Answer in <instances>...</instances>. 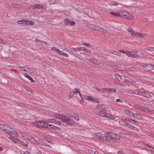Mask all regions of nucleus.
<instances>
[{
  "label": "nucleus",
  "mask_w": 154,
  "mask_h": 154,
  "mask_svg": "<svg viewBox=\"0 0 154 154\" xmlns=\"http://www.w3.org/2000/svg\"><path fill=\"white\" fill-rule=\"evenodd\" d=\"M34 125L40 128L52 129L55 130H57L59 128L58 127L54 126V125H48V123L42 121L36 122Z\"/></svg>",
  "instance_id": "1"
},
{
  "label": "nucleus",
  "mask_w": 154,
  "mask_h": 154,
  "mask_svg": "<svg viewBox=\"0 0 154 154\" xmlns=\"http://www.w3.org/2000/svg\"><path fill=\"white\" fill-rule=\"evenodd\" d=\"M0 129L3 131L7 133L8 135H11L13 137H14L16 135V134H15V133L12 132V131H14V129L6 124H0Z\"/></svg>",
  "instance_id": "2"
},
{
  "label": "nucleus",
  "mask_w": 154,
  "mask_h": 154,
  "mask_svg": "<svg viewBox=\"0 0 154 154\" xmlns=\"http://www.w3.org/2000/svg\"><path fill=\"white\" fill-rule=\"evenodd\" d=\"M106 136V140L113 143L116 142V140H119L120 138L119 135L112 132L107 133Z\"/></svg>",
  "instance_id": "3"
},
{
  "label": "nucleus",
  "mask_w": 154,
  "mask_h": 154,
  "mask_svg": "<svg viewBox=\"0 0 154 154\" xmlns=\"http://www.w3.org/2000/svg\"><path fill=\"white\" fill-rule=\"evenodd\" d=\"M88 26L89 28L91 29L92 30H94L98 32H100L103 33H106L107 32L106 29H103L101 27L97 26H96L94 24H88Z\"/></svg>",
  "instance_id": "4"
},
{
  "label": "nucleus",
  "mask_w": 154,
  "mask_h": 154,
  "mask_svg": "<svg viewBox=\"0 0 154 154\" xmlns=\"http://www.w3.org/2000/svg\"><path fill=\"white\" fill-rule=\"evenodd\" d=\"M62 122H63H63H66L68 125L71 126L73 125L74 123L72 119H70L66 116H64V118H63V120Z\"/></svg>",
  "instance_id": "5"
},
{
  "label": "nucleus",
  "mask_w": 154,
  "mask_h": 154,
  "mask_svg": "<svg viewBox=\"0 0 154 154\" xmlns=\"http://www.w3.org/2000/svg\"><path fill=\"white\" fill-rule=\"evenodd\" d=\"M119 17L130 20L131 19L132 15L129 14L127 11H124L121 13H119Z\"/></svg>",
  "instance_id": "6"
},
{
  "label": "nucleus",
  "mask_w": 154,
  "mask_h": 154,
  "mask_svg": "<svg viewBox=\"0 0 154 154\" xmlns=\"http://www.w3.org/2000/svg\"><path fill=\"white\" fill-rule=\"evenodd\" d=\"M49 122L51 123H53L56 126H57V125H64V124H63V122H62V121H59L57 120L56 119H50L49 120ZM55 126V125H54Z\"/></svg>",
  "instance_id": "7"
},
{
  "label": "nucleus",
  "mask_w": 154,
  "mask_h": 154,
  "mask_svg": "<svg viewBox=\"0 0 154 154\" xmlns=\"http://www.w3.org/2000/svg\"><path fill=\"white\" fill-rule=\"evenodd\" d=\"M12 132H14V133L15 132V133L16 134V135L14 137H13L11 135H8V136H7V137L10 139L13 142L16 143V141L14 140V139L17 138L18 137V134L15 131H14H14H12Z\"/></svg>",
  "instance_id": "8"
},
{
  "label": "nucleus",
  "mask_w": 154,
  "mask_h": 154,
  "mask_svg": "<svg viewBox=\"0 0 154 154\" xmlns=\"http://www.w3.org/2000/svg\"><path fill=\"white\" fill-rule=\"evenodd\" d=\"M96 137L101 141L106 140V136L101 133H98L96 134Z\"/></svg>",
  "instance_id": "9"
},
{
  "label": "nucleus",
  "mask_w": 154,
  "mask_h": 154,
  "mask_svg": "<svg viewBox=\"0 0 154 154\" xmlns=\"http://www.w3.org/2000/svg\"><path fill=\"white\" fill-rule=\"evenodd\" d=\"M30 140H31V141L34 143H38V144L45 145V144H44V143L42 142L40 140H36L35 139L32 137H30Z\"/></svg>",
  "instance_id": "10"
},
{
  "label": "nucleus",
  "mask_w": 154,
  "mask_h": 154,
  "mask_svg": "<svg viewBox=\"0 0 154 154\" xmlns=\"http://www.w3.org/2000/svg\"><path fill=\"white\" fill-rule=\"evenodd\" d=\"M100 116L102 117H106L109 118L110 115L106 112L103 110H100L99 113Z\"/></svg>",
  "instance_id": "11"
},
{
  "label": "nucleus",
  "mask_w": 154,
  "mask_h": 154,
  "mask_svg": "<svg viewBox=\"0 0 154 154\" xmlns=\"http://www.w3.org/2000/svg\"><path fill=\"white\" fill-rule=\"evenodd\" d=\"M65 24L66 25L73 26L75 24V23L74 21H71L69 19H67L65 22Z\"/></svg>",
  "instance_id": "12"
},
{
  "label": "nucleus",
  "mask_w": 154,
  "mask_h": 154,
  "mask_svg": "<svg viewBox=\"0 0 154 154\" xmlns=\"http://www.w3.org/2000/svg\"><path fill=\"white\" fill-rule=\"evenodd\" d=\"M152 66V64H151L144 63L143 64V66L145 67V69L148 71L151 70Z\"/></svg>",
  "instance_id": "13"
},
{
  "label": "nucleus",
  "mask_w": 154,
  "mask_h": 154,
  "mask_svg": "<svg viewBox=\"0 0 154 154\" xmlns=\"http://www.w3.org/2000/svg\"><path fill=\"white\" fill-rule=\"evenodd\" d=\"M119 5H121V4L116 2L112 1H110L108 3V5L109 6H112V5L118 6Z\"/></svg>",
  "instance_id": "14"
},
{
  "label": "nucleus",
  "mask_w": 154,
  "mask_h": 154,
  "mask_svg": "<svg viewBox=\"0 0 154 154\" xmlns=\"http://www.w3.org/2000/svg\"><path fill=\"white\" fill-rule=\"evenodd\" d=\"M86 99H88L90 101H92L93 102H94L96 103H99L98 100L97 99L93 98L91 96H88L87 98H86Z\"/></svg>",
  "instance_id": "15"
},
{
  "label": "nucleus",
  "mask_w": 154,
  "mask_h": 154,
  "mask_svg": "<svg viewBox=\"0 0 154 154\" xmlns=\"http://www.w3.org/2000/svg\"><path fill=\"white\" fill-rule=\"evenodd\" d=\"M119 123L120 125L125 127L128 122H126L125 120L121 119L119 122Z\"/></svg>",
  "instance_id": "16"
},
{
  "label": "nucleus",
  "mask_w": 154,
  "mask_h": 154,
  "mask_svg": "<svg viewBox=\"0 0 154 154\" xmlns=\"http://www.w3.org/2000/svg\"><path fill=\"white\" fill-rule=\"evenodd\" d=\"M115 76L116 77V79L119 81H120L122 80L123 81H124L122 78L123 77V76L120 75L118 74H114Z\"/></svg>",
  "instance_id": "17"
},
{
  "label": "nucleus",
  "mask_w": 154,
  "mask_h": 154,
  "mask_svg": "<svg viewBox=\"0 0 154 154\" xmlns=\"http://www.w3.org/2000/svg\"><path fill=\"white\" fill-rule=\"evenodd\" d=\"M65 116V115H63L62 114L58 113L55 115V116L56 118L60 119L62 121L63 118H64V116Z\"/></svg>",
  "instance_id": "18"
},
{
  "label": "nucleus",
  "mask_w": 154,
  "mask_h": 154,
  "mask_svg": "<svg viewBox=\"0 0 154 154\" xmlns=\"http://www.w3.org/2000/svg\"><path fill=\"white\" fill-rule=\"evenodd\" d=\"M28 20H22L20 21H19L17 22L19 24H28Z\"/></svg>",
  "instance_id": "19"
},
{
  "label": "nucleus",
  "mask_w": 154,
  "mask_h": 154,
  "mask_svg": "<svg viewBox=\"0 0 154 154\" xmlns=\"http://www.w3.org/2000/svg\"><path fill=\"white\" fill-rule=\"evenodd\" d=\"M75 91H72L70 93L69 95V97H70L71 96V97H72L74 94H76L77 93H78V91H79V90L78 88H75Z\"/></svg>",
  "instance_id": "20"
},
{
  "label": "nucleus",
  "mask_w": 154,
  "mask_h": 154,
  "mask_svg": "<svg viewBox=\"0 0 154 154\" xmlns=\"http://www.w3.org/2000/svg\"><path fill=\"white\" fill-rule=\"evenodd\" d=\"M143 97L149 99H150L152 97V96L151 95L149 94L148 92H144Z\"/></svg>",
  "instance_id": "21"
},
{
  "label": "nucleus",
  "mask_w": 154,
  "mask_h": 154,
  "mask_svg": "<svg viewBox=\"0 0 154 154\" xmlns=\"http://www.w3.org/2000/svg\"><path fill=\"white\" fill-rule=\"evenodd\" d=\"M24 76L26 77L27 78H28L29 80L31 81V82L33 83H34L35 82V81L33 80L32 78L28 74H25L24 75Z\"/></svg>",
  "instance_id": "22"
},
{
  "label": "nucleus",
  "mask_w": 154,
  "mask_h": 154,
  "mask_svg": "<svg viewBox=\"0 0 154 154\" xmlns=\"http://www.w3.org/2000/svg\"><path fill=\"white\" fill-rule=\"evenodd\" d=\"M134 117V118L138 119H142L143 117L140 115L135 113Z\"/></svg>",
  "instance_id": "23"
},
{
  "label": "nucleus",
  "mask_w": 154,
  "mask_h": 154,
  "mask_svg": "<svg viewBox=\"0 0 154 154\" xmlns=\"http://www.w3.org/2000/svg\"><path fill=\"white\" fill-rule=\"evenodd\" d=\"M125 112L126 113L129 114L130 116H132L134 117L135 113L128 110H125Z\"/></svg>",
  "instance_id": "24"
},
{
  "label": "nucleus",
  "mask_w": 154,
  "mask_h": 154,
  "mask_svg": "<svg viewBox=\"0 0 154 154\" xmlns=\"http://www.w3.org/2000/svg\"><path fill=\"white\" fill-rule=\"evenodd\" d=\"M133 126V125H132L129 124L128 123H127L126 126H125V128L131 130V129H132V128Z\"/></svg>",
  "instance_id": "25"
},
{
  "label": "nucleus",
  "mask_w": 154,
  "mask_h": 154,
  "mask_svg": "<svg viewBox=\"0 0 154 154\" xmlns=\"http://www.w3.org/2000/svg\"><path fill=\"white\" fill-rule=\"evenodd\" d=\"M109 14H111L115 17L119 16V13H116V12L111 11L109 12Z\"/></svg>",
  "instance_id": "26"
},
{
  "label": "nucleus",
  "mask_w": 154,
  "mask_h": 154,
  "mask_svg": "<svg viewBox=\"0 0 154 154\" xmlns=\"http://www.w3.org/2000/svg\"><path fill=\"white\" fill-rule=\"evenodd\" d=\"M133 53V52L132 51H126V54L128 56L130 57H132V54L131 53Z\"/></svg>",
  "instance_id": "27"
},
{
  "label": "nucleus",
  "mask_w": 154,
  "mask_h": 154,
  "mask_svg": "<svg viewBox=\"0 0 154 154\" xmlns=\"http://www.w3.org/2000/svg\"><path fill=\"white\" fill-rule=\"evenodd\" d=\"M43 8V6L39 5H36L34 7V9L37 8L38 9H42Z\"/></svg>",
  "instance_id": "28"
},
{
  "label": "nucleus",
  "mask_w": 154,
  "mask_h": 154,
  "mask_svg": "<svg viewBox=\"0 0 154 154\" xmlns=\"http://www.w3.org/2000/svg\"><path fill=\"white\" fill-rule=\"evenodd\" d=\"M81 47H79L75 48H73L72 50L73 51H81Z\"/></svg>",
  "instance_id": "29"
},
{
  "label": "nucleus",
  "mask_w": 154,
  "mask_h": 154,
  "mask_svg": "<svg viewBox=\"0 0 154 154\" xmlns=\"http://www.w3.org/2000/svg\"><path fill=\"white\" fill-rule=\"evenodd\" d=\"M109 93L110 94L112 93H115L116 91V90L115 88H109V90L108 91Z\"/></svg>",
  "instance_id": "30"
},
{
  "label": "nucleus",
  "mask_w": 154,
  "mask_h": 154,
  "mask_svg": "<svg viewBox=\"0 0 154 154\" xmlns=\"http://www.w3.org/2000/svg\"><path fill=\"white\" fill-rule=\"evenodd\" d=\"M140 91L138 90H134L132 91V93L136 94L139 95Z\"/></svg>",
  "instance_id": "31"
},
{
  "label": "nucleus",
  "mask_w": 154,
  "mask_h": 154,
  "mask_svg": "<svg viewBox=\"0 0 154 154\" xmlns=\"http://www.w3.org/2000/svg\"><path fill=\"white\" fill-rule=\"evenodd\" d=\"M131 130H134L136 132H138L139 131V129L136 127H135L133 126L132 128V129Z\"/></svg>",
  "instance_id": "32"
},
{
  "label": "nucleus",
  "mask_w": 154,
  "mask_h": 154,
  "mask_svg": "<svg viewBox=\"0 0 154 154\" xmlns=\"http://www.w3.org/2000/svg\"><path fill=\"white\" fill-rule=\"evenodd\" d=\"M143 107H143L140 106H136V109L141 110L142 111L143 110Z\"/></svg>",
  "instance_id": "33"
},
{
  "label": "nucleus",
  "mask_w": 154,
  "mask_h": 154,
  "mask_svg": "<svg viewBox=\"0 0 154 154\" xmlns=\"http://www.w3.org/2000/svg\"><path fill=\"white\" fill-rule=\"evenodd\" d=\"M91 62L93 63H94L95 64H98L99 63L98 60L95 59L93 60Z\"/></svg>",
  "instance_id": "34"
},
{
  "label": "nucleus",
  "mask_w": 154,
  "mask_h": 154,
  "mask_svg": "<svg viewBox=\"0 0 154 154\" xmlns=\"http://www.w3.org/2000/svg\"><path fill=\"white\" fill-rule=\"evenodd\" d=\"M137 35H138V36H139V37L143 38L144 37H145L146 36V34H142L141 33H137Z\"/></svg>",
  "instance_id": "35"
},
{
  "label": "nucleus",
  "mask_w": 154,
  "mask_h": 154,
  "mask_svg": "<svg viewBox=\"0 0 154 154\" xmlns=\"http://www.w3.org/2000/svg\"><path fill=\"white\" fill-rule=\"evenodd\" d=\"M72 117L77 121H79V116L76 115H75L72 116Z\"/></svg>",
  "instance_id": "36"
},
{
  "label": "nucleus",
  "mask_w": 154,
  "mask_h": 154,
  "mask_svg": "<svg viewBox=\"0 0 154 154\" xmlns=\"http://www.w3.org/2000/svg\"><path fill=\"white\" fill-rule=\"evenodd\" d=\"M154 47H148L146 49V50L148 51H154Z\"/></svg>",
  "instance_id": "37"
},
{
  "label": "nucleus",
  "mask_w": 154,
  "mask_h": 154,
  "mask_svg": "<svg viewBox=\"0 0 154 154\" xmlns=\"http://www.w3.org/2000/svg\"><path fill=\"white\" fill-rule=\"evenodd\" d=\"M101 90L102 92H104L105 91H108L109 90V88H104L103 89H101Z\"/></svg>",
  "instance_id": "38"
},
{
  "label": "nucleus",
  "mask_w": 154,
  "mask_h": 154,
  "mask_svg": "<svg viewBox=\"0 0 154 154\" xmlns=\"http://www.w3.org/2000/svg\"><path fill=\"white\" fill-rule=\"evenodd\" d=\"M142 111H143L146 112H149V109H148L144 107H143V110Z\"/></svg>",
  "instance_id": "39"
},
{
  "label": "nucleus",
  "mask_w": 154,
  "mask_h": 154,
  "mask_svg": "<svg viewBox=\"0 0 154 154\" xmlns=\"http://www.w3.org/2000/svg\"><path fill=\"white\" fill-rule=\"evenodd\" d=\"M138 33L134 32V31L131 32V35L133 36H135L137 35Z\"/></svg>",
  "instance_id": "40"
},
{
  "label": "nucleus",
  "mask_w": 154,
  "mask_h": 154,
  "mask_svg": "<svg viewBox=\"0 0 154 154\" xmlns=\"http://www.w3.org/2000/svg\"><path fill=\"white\" fill-rule=\"evenodd\" d=\"M139 56L138 55L134 54H132V57H131L132 58H138L139 57Z\"/></svg>",
  "instance_id": "41"
},
{
  "label": "nucleus",
  "mask_w": 154,
  "mask_h": 154,
  "mask_svg": "<svg viewBox=\"0 0 154 154\" xmlns=\"http://www.w3.org/2000/svg\"><path fill=\"white\" fill-rule=\"evenodd\" d=\"M125 120L126 122H130L131 123V122H132V119L130 118H126L125 119Z\"/></svg>",
  "instance_id": "42"
},
{
  "label": "nucleus",
  "mask_w": 154,
  "mask_h": 154,
  "mask_svg": "<svg viewBox=\"0 0 154 154\" xmlns=\"http://www.w3.org/2000/svg\"><path fill=\"white\" fill-rule=\"evenodd\" d=\"M84 51L85 53H86L88 54H90L91 53V51L87 48H86Z\"/></svg>",
  "instance_id": "43"
},
{
  "label": "nucleus",
  "mask_w": 154,
  "mask_h": 154,
  "mask_svg": "<svg viewBox=\"0 0 154 154\" xmlns=\"http://www.w3.org/2000/svg\"><path fill=\"white\" fill-rule=\"evenodd\" d=\"M127 30L129 32H130V33H131L132 32H133L132 31H133L132 28L131 27H129L128 29H127Z\"/></svg>",
  "instance_id": "44"
},
{
  "label": "nucleus",
  "mask_w": 154,
  "mask_h": 154,
  "mask_svg": "<svg viewBox=\"0 0 154 154\" xmlns=\"http://www.w3.org/2000/svg\"><path fill=\"white\" fill-rule=\"evenodd\" d=\"M144 91H140L139 95L143 96L144 94Z\"/></svg>",
  "instance_id": "45"
},
{
  "label": "nucleus",
  "mask_w": 154,
  "mask_h": 154,
  "mask_svg": "<svg viewBox=\"0 0 154 154\" xmlns=\"http://www.w3.org/2000/svg\"><path fill=\"white\" fill-rule=\"evenodd\" d=\"M82 43L83 44L85 45L87 47H90L89 44H87L86 43H83V41H82Z\"/></svg>",
  "instance_id": "46"
},
{
  "label": "nucleus",
  "mask_w": 154,
  "mask_h": 154,
  "mask_svg": "<svg viewBox=\"0 0 154 154\" xmlns=\"http://www.w3.org/2000/svg\"><path fill=\"white\" fill-rule=\"evenodd\" d=\"M88 152L90 154H93L94 153V151H93L91 149H89L88 150Z\"/></svg>",
  "instance_id": "47"
},
{
  "label": "nucleus",
  "mask_w": 154,
  "mask_h": 154,
  "mask_svg": "<svg viewBox=\"0 0 154 154\" xmlns=\"http://www.w3.org/2000/svg\"><path fill=\"white\" fill-rule=\"evenodd\" d=\"M62 55H63L64 56L66 57H69V55L65 53H64L63 52V53H62Z\"/></svg>",
  "instance_id": "48"
},
{
  "label": "nucleus",
  "mask_w": 154,
  "mask_h": 154,
  "mask_svg": "<svg viewBox=\"0 0 154 154\" xmlns=\"http://www.w3.org/2000/svg\"><path fill=\"white\" fill-rule=\"evenodd\" d=\"M132 51L133 52V53H137L138 52V50L137 49H134L132 50Z\"/></svg>",
  "instance_id": "49"
},
{
  "label": "nucleus",
  "mask_w": 154,
  "mask_h": 154,
  "mask_svg": "<svg viewBox=\"0 0 154 154\" xmlns=\"http://www.w3.org/2000/svg\"><path fill=\"white\" fill-rule=\"evenodd\" d=\"M116 101L117 102H121L122 103L123 102V101L122 100L120 99H116Z\"/></svg>",
  "instance_id": "50"
},
{
  "label": "nucleus",
  "mask_w": 154,
  "mask_h": 154,
  "mask_svg": "<svg viewBox=\"0 0 154 154\" xmlns=\"http://www.w3.org/2000/svg\"><path fill=\"white\" fill-rule=\"evenodd\" d=\"M103 106V105H102L99 104L97 105V107L98 109L100 108H102V106Z\"/></svg>",
  "instance_id": "51"
},
{
  "label": "nucleus",
  "mask_w": 154,
  "mask_h": 154,
  "mask_svg": "<svg viewBox=\"0 0 154 154\" xmlns=\"http://www.w3.org/2000/svg\"><path fill=\"white\" fill-rule=\"evenodd\" d=\"M138 123V122L135 120H132V122H131V123L134 124V123Z\"/></svg>",
  "instance_id": "52"
},
{
  "label": "nucleus",
  "mask_w": 154,
  "mask_h": 154,
  "mask_svg": "<svg viewBox=\"0 0 154 154\" xmlns=\"http://www.w3.org/2000/svg\"><path fill=\"white\" fill-rule=\"evenodd\" d=\"M52 49L53 50L56 51H58L59 50L57 48H56L55 47L52 48Z\"/></svg>",
  "instance_id": "53"
},
{
  "label": "nucleus",
  "mask_w": 154,
  "mask_h": 154,
  "mask_svg": "<svg viewBox=\"0 0 154 154\" xmlns=\"http://www.w3.org/2000/svg\"><path fill=\"white\" fill-rule=\"evenodd\" d=\"M119 51L121 53L126 54V51H125L124 50H119Z\"/></svg>",
  "instance_id": "54"
},
{
  "label": "nucleus",
  "mask_w": 154,
  "mask_h": 154,
  "mask_svg": "<svg viewBox=\"0 0 154 154\" xmlns=\"http://www.w3.org/2000/svg\"><path fill=\"white\" fill-rule=\"evenodd\" d=\"M57 53H59L60 55H62V53H63V51H60L59 50H58Z\"/></svg>",
  "instance_id": "55"
},
{
  "label": "nucleus",
  "mask_w": 154,
  "mask_h": 154,
  "mask_svg": "<svg viewBox=\"0 0 154 154\" xmlns=\"http://www.w3.org/2000/svg\"><path fill=\"white\" fill-rule=\"evenodd\" d=\"M143 20L144 22H146L148 21V19L146 18H143Z\"/></svg>",
  "instance_id": "56"
},
{
  "label": "nucleus",
  "mask_w": 154,
  "mask_h": 154,
  "mask_svg": "<svg viewBox=\"0 0 154 154\" xmlns=\"http://www.w3.org/2000/svg\"><path fill=\"white\" fill-rule=\"evenodd\" d=\"M129 82L130 83L131 82L134 83L136 82L133 80H131L130 81H129Z\"/></svg>",
  "instance_id": "57"
},
{
  "label": "nucleus",
  "mask_w": 154,
  "mask_h": 154,
  "mask_svg": "<svg viewBox=\"0 0 154 154\" xmlns=\"http://www.w3.org/2000/svg\"><path fill=\"white\" fill-rule=\"evenodd\" d=\"M30 69V68L27 67V68H26V69H22L21 70L22 71H27V70L26 69Z\"/></svg>",
  "instance_id": "58"
},
{
  "label": "nucleus",
  "mask_w": 154,
  "mask_h": 154,
  "mask_svg": "<svg viewBox=\"0 0 154 154\" xmlns=\"http://www.w3.org/2000/svg\"><path fill=\"white\" fill-rule=\"evenodd\" d=\"M35 40L36 41H37L38 42H42V41H40V40H39V39H38L37 38H36L35 39Z\"/></svg>",
  "instance_id": "59"
},
{
  "label": "nucleus",
  "mask_w": 154,
  "mask_h": 154,
  "mask_svg": "<svg viewBox=\"0 0 154 154\" xmlns=\"http://www.w3.org/2000/svg\"><path fill=\"white\" fill-rule=\"evenodd\" d=\"M78 93L80 95V97L82 98V96L81 94V92L80 91H78Z\"/></svg>",
  "instance_id": "60"
},
{
  "label": "nucleus",
  "mask_w": 154,
  "mask_h": 154,
  "mask_svg": "<svg viewBox=\"0 0 154 154\" xmlns=\"http://www.w3.org/2000/svg\"><path fill=\"white\" fill-rule=\"evenodd\" d=\"M78 93L80 95V97L82 98V96L81 94V92L80 91H78Z\"/></svg>",
  "instance_id": "61"
},
{
  "label": "nucleus",
  "mask_w": 154,
  "mask_h": 154,
  "mask_svg": "<svg viewBox=\"0 0 154 154\" xmlns=\"http://www.w3.org/2000/svg\"><path fill=\"white\" fill-rule=\"evenodd\" d=\"M78 93L80 95V97L82 98V96L81 94V92L80 91H78Z\"/></svg>",
  "instance_id": "62"
},
{
  "label": "nucleus",
  "mask_w": 154,
  "mask_h": 154,
  "mask_svg": "<svg viewBox=\"0 0 154 154\" xmlns=\"http://www.w3.org/2000/svg\"><path fill=\"white\" fill-rule=\"evenodd\" d=\"M23 154H30V153L29 152L26 151Z\"/></svg>",
  "instance_id": "63"
},
{
  "label": "nucleus",
  "mask_w": 154,
  "mask_h": 154,
  "mask_svg": "<svg viewBox=\"0 0 154 154\" xmlns=\"http://www.w3.org/2000/svg\"><path fill=\"white\" fill-rule=\"evenodd\" d=\"M93 154H98V152L97 151H95L94 152Z\"/></svg>",
  "instance_id": "64"
}]
</instances>
